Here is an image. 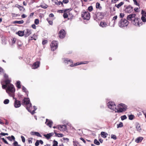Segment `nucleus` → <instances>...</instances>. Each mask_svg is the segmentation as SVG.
Instances as JSON below:
<instances>
[{
	"label": "nucleus",
	"instance_id": "1",
	"mask_svg": "<svg viewBox=\"0 0 146 146\" xmlns=\"http://www.w3.org/2000/svg\"><path fill=\"white\" fill-rule=\"evenodd\" d=\"M6 91L7 93L9 94L10 96L13 97V94L15 91V89L14 86L12 84L8 85L6 89Z\"/></svg>",
	"mask_w": 146,
	"mask_h": 146
},
{
	"label": "nucleus",
	"instance_id": "2",
	"mask_svg": "<svg viewBox=\"0 0 146 146\" xmlns=\"http://www.w3.org/2000/svg\"><path fill=\"white\" fill-rule=\"evenodd\" d=\"M81 17L84 19L88 20L90 17V13L88 11H84L81 13Z\"/></svg>",
	"mask_w": 146,
	"mask_h": 146
},
{
	"label": "nucleus",
	"instance_id": "3",
	"mask_svg": "<svg viewBox=\"0 0 146 146\" xmlns=\"http://www.w3.org/2000/svg\"><path fill=\"white\" fill-rule=\"evenodd\" d=\"M129 22L127 20L122 19L119 22V25L121 27H126L128 24Z\"/></svg>",
	"mask_w": 146,
	"mask_h": 146
},
{
	"label": "nucleus",
	"instance_id": "4",
	"mask_svg": "<svg viewBox=\"0 0 146 146\" xmlns=\"http://www.w3.org/2000/svg\"><path fill=\"white\" fill-rule=\"evenodd\" d=\"M104 14L102 12H98L96 13L95 16H94L95 20L96 21L101 20L104 17Z\"/></svg>",
	"mask_w": 146,
	"mask_h": 146
},
{
	"label": "nucleus",
	"instance_id": "5",
	"mask_svg": "<svg viewBox=\"0 0 146 146\" xmlns=\"http://www.w3.org/2000/svg\"><path fill=\"white\" fill-rule=\"evenodd\" d=\"M51 50L54 51L58 47V42L56 40L52 41L50 44Z\"/></svg>",
	"mask_w": 146,
	"mask_h": 146
},
{
	"label": "nucleus",
	"instance_id": "6",
	"mask_svg": "<svg viewBox=\"0 0 146 146\" xmlns=\"http://www.w3.org/2000/svg\"><path fill=\"white\" fill-rule=\"evenodd\" d=\"M26 108L32 114H33L35 113V111L36 109V107L35 106H33L34 110L32 111H31V110L32 108V104L30 102L29 103L27 106H26Z\"/></svg>",
	"mask_w": 146,
	"mask_h": 146
},
{
	"label": "nucleus",
	"instance_id": "7",
	"mask_svg": "<svg viewBox=\"0 0 146 146\" xmlns=\"http://www.w3.org/2000/svg\"><path fill=\"white\" fill-rule=\"evenodd\" d=\"M132 23L136 26L140 27L142 25V23L141 20L137 17H136L132 21Z\"/></svg>",
	"mask_w": 146,
	"mask_h": 146
},
{
	"label": "nucleus",
	"instance_id": "8",
	"mask_svg": "<svg viewBox=\"0 0 146 146\" xmlns=\"http://www.w3.org/2000/svg\"><path fill=\"white\" fill-rule=\"evenodd\" d=\"M108 108L113 110H115L116 109V106L114 103L113 102L109 101L108 103Z\"/></svg>",
	"mask_w": 146,
	"mask_h": 146
},
{
	"label": "nucleus",
	"instance_id": "9",
	"mask_svg": "<svg viewBox=\"0 0 146 146\" xmlns=\"http://www.w3.org/2000/svg\"><path fill=\"white\" fill-rule=\"evenodd\" d=\"M66 35V32L65 30L63 29L61 30L58 33L59 37L60 39L64 38Z\"/></svg>",
	"mask_w": 146,
	"mask_h": 146
},
{
	"label": "nucleus",
	"instance_id": "10",
	"mask_svg": "<svg viewBox=\"0 0 146 146\" xmlns=\"http://www.w3.org/2000/svg\"><path fill=\"white\" fill-rule=\"evenodd\" d=\"M136 14H131L127 16V20L131 21L136 18Z\"/></svg>",
	"mask_w": 146,
	"mask_h": 146
},
{
	"label": "nucleus",
	"instance_id": "11",
	"mask_svg": "<svg viewBox=\"0 0 146 146\" xmlns=\"http://www.w3.org/2000/svg\"><path fill=\"white\" fill-rule=\"evenodd\" d=\"M127 109V107L121 108L119 107H118V109L116 108V109H115V112H122L123 111H126Z\"/></svg>",
	"mask_w": 146,
	"mask_h": 146
},
{
	"label": "nucleus",
	"instance_id": "12",
	"mask_svg": "<svg viewBox=\"0 0 146 146\" xmlns=\"http://www.w3.org/2000/svg\"><path fill=\"white\" fill-rule=\"evenodd\" d=\"M21 102L16 99H15V102L14 103V106L16 108H17L20 107L21 105Z\"/></svg>",
	"mask_w": 146,
	"mask_h": 146
},
{
	"label": "nucleus",
	"instance_id": "13",
	"mask_svg": "<svg viewBox=\"0 0 146 146\" xmlns=\"http://www.w3.org/2000/svg\"><path fill=\"white\" fill-rule=\"evenodd\" d=\"M30 102V100L29 98H24L23 100L22 104L23 105H26L27 106L29 103Z\"/></svg>",
	"mask_w": 146,
	"mask_h": 146
},
{
	"label": "nucleus",
	"instance_id": "14",
	"mask_svg": "<svg viewBox=\"0 0 146 146\" xmlns=\"http://www.w3.org/2000/svg\"><path fill=\"white\" fill-rule=\"evenodd\" d=\"M58 129L62 131H66L67 129L66 126L65 125H59Z\"/></svg>",
	"mask_w": 146,
	"mask_h": 146
},
{
	"label": "nucleus",
	"instance_id": "15",
	"mask_svg": "<svg viewBox=\"0 0 146 146\" xmlns=\"http://www.w3.org/2000/svg\"><path fill=\"white\" fill-rule=\"evenodd\" d=\"M40 64V62L39 61H36L34 63L32 66V68L34 69L37 68L39 66Z\"/></svg>",
	"mask_w": 146,
	"mask_h": 146
},
{
	"label": "nucleus",
	"instance_id": "16",
	"mask_svg": "<svg viewBox=\"0 0 146 146\" xmlns=\"http://www.w3.org/2000/svg\"><path fill=\"white\" fill-rule=\"evenodd\" d=\"M31 34V30L30 29H26V31L25 34V37H27L29 36Z\"/></svg>",
	"mask_w": 146,
	"mask_h": 146
},
{
	"label": "nucleus",
	"instance_id": "17",
	"mask_svg": "<svg viewBox=\"0 0 146 146\" xmlns=\"http://www.w3.org/2000/svg\"><path fill=\"white\" fill-rule=\"evenodd\" d=\"M100 26L103 28H104L108 26V24L104 21H102L100 22Z\"/></svg>",
	"mask_w": 146,
	"mask_h": 146
},
{
	"label": "nucleus",
	"instance_id": "18",
	"mask_svg": "<svg viewBox=\"0 0 146 146\" xmlns=\"http://www.w3.org/2000/svg\"><path fill=\"white\" fill-rule=\"evenodd\" d=\"M54 135L53 133H51L46 134L44 135V136L47 139H49L50 137Z\"/></svg>",
	"mask_w": 146,
	"mask_h": 146
},
{
	"label": "nucleus",
	"instance_id": "19",
	"mask_svg": "<svg viewBox=\"0 0 146 146\" xmlns=\"http://www.w3.org/2000/svg\"><path fill=\"white\" fill-rule=\"evenodd\" d=\"M45 123H46V125L49 126L50 127H51L52 125V121H49L48 119H46Z\"/></svg>",
	"mask_w": 146,
	"mask_h": 146
},
{
	"label": "nucleus",
	"instance_id": "20",
	"mask_svg": "<svg viewBox=\"0 0 146 146\" xmlns=\"http://www.w3.org/2000/svg\"><path fill=\"white\" fill-rule=\"evenodd\" d=\"M126 11L128 13H131L133 11V7L131 6H128L126 9Z\"/></svg>",
	"mask_w": 146,
	"mask_h": 146
},
{
	"label": "nucleus",
	"instance_id": "21",
	"mask_svg": "<svg viewBox=\"0 0 146 146\" xmlns=\"http://www.w3.org/2000/svg\"><path fill=\"white\" fill-rule=\"evenodd\" d=\"M52 1L54 2L55 4H56L58 5H59L60 4H61L62 6H63V4L60 1H58L57 0H52Z\"/></svg>",
	"mask_w": 146,
	"mask_h": 146
},
{
	"label": "nucleus",
	"instance_id": "22",
	"mask_svg": "<svg viewBox=\"0 0 146 146\" xmlns=\"http://www.w3.org/2000/svg\"><path fill=\"white\" fill-rule=\"evenodd\" d=\"M31 134L33 135H36L38 137H41L42 136L38 132H32Z\"/></svg>",
	"mask_w": 146,
	"mask_h": 146
},
{
	"label": "nucleus",
	"instance_id": "23",
	"mask_svg": "<svg viewBox=\"0 0 146 146\" xmlns=\"http://www.w3.org/2000/svg\"><path fill=\"white\" fill-rule=\"evenodd\" d=\"M143 139V138L142 137H139L136 139L135 140V141L138 143L141 141Z\"/></svg>",
	"mask_w": 146,
	"mask_h": 146
},
{
	"label": "nucleus",
	"instance_id": "24",
	"mask_svg": "<svg viewBox=\"0 0 146 146\" xmlns=\"http://www.w3.org/2000/svg\"><path fill=\"white\" fill-rule=\"evenodd\" d=\"M101 134L102 137L104 138H106L108 135V134L107 133L103 131L101 132Z\"/></svg>",
	"mask_w": 146,
	"mask_h": 146
},
{
	"label": "nucleus",
	"instance_id": "25",
	"mask_svg": "<svg viewBox=\"0 0 146 146\" xmlns=\"http://www.w3.org/2000/svg\"><path fill=\"white\" fill-rule=\"evenodd\" d=\"M18 34L20 36H23L25 35V33L24 31H19L18 32Z\"/></svg>",
	"mask_w": 146,
	"mask_h": 146
},
{
	"label": "nucleus",
	"instance_id": "26",
	"mask_svg": "<svg viewBox=\"0 0 146 146\" xmlns=\"http://www.w3.org/2000/svg\"><path fill=\"white\" fill-rule=\"evenodd\" d=\"M23 23L24 21L23 20H21L19 21H16L13 22V23L14 24H21Z\"/></svg>",
	"mask_w": 146,
	"mask_h": 146
},
{
	"label": "nucleus",
	"instance_id": "27",
	"mask_svg": "<svg viewBox=\"0 0 146 146\" xmlns=\"http://www.w3.org/2000/svg\"><path fill=\"white\" fill-rule=\"evenodd\" d=\"M136 128L137 130L139 131H140L141 130V128L140 125L139 123H137L136 124Z\"/></svg>",
	"mask_w": 146,
	"mask_h": 146
},
{
	"label": "nucleus",
	"instance_id": "28",
	"mask_svg": "<svg viewBox=\"0 0 146 146\" xmlns=\"http://www.w3.org/2000/svg\"><path fill=\"white\" fill-rule=\"evenodd\" d=\"M6 138L9 141H12V140H15V137L13 135H11V137L9 136L6 137Z\"/></svg>",
	"mask_w": 146,
	"mask_h": 146
},
{
	"label": "nucleus",
	"instance_id": "29",
	"mask_svg": "<svg viewBox=\"0 0 146 146\" xmlns=\"http://www.w3.org/2000/svg\"><path fill=\"white\" fill-rule=\"evenodd\" d=\"M16 85L18 88H21L20 82L19 81H17L16 84Z\"/></svg>",
	"mask_w": 146,
	"mask_h": 146
},
{
	"label": "nucleus",
	"instance_id": "30",
	"mask_svg": "<svg viewBox=\"0 0 146 146\" xmlns=\"http://www.w3.org/2000/svg\"><path fill=\"white\" fill-rule=\"evenodd\" d=\"M124 4V2H121L118 4H115V6L117 8H119L121 6Z\"/></svg>",
	"mask_w": 146,
	"mask_h": 146
},
{
	"label": "nucleus",
	"instance_id": "31",
	"mask_svg": "<svg viewBox=\"0 0 146 146\" xmlns=\"http://www.w3.org/2000/svg\"><path fill=\"white\" fill-rule=\"evenodd\" d=\"M84 63L83 62H81L80 63H79L78 62H77L74 64L72 63L70 65V66L71 67H73L76 66L78 65H80L82 64H84Z\"/></svg>",
	"mask_w": 146,
	"mask_h": 146
},
{
	"label": "nucleus",
	"instance_id": "32",
	"mask_svg": "<svg viewBox=\"0 0 146 146\" xmlns=\"http://www.w3.org/2000/svg\"><path fill=\"white\" fill-rule=\"evenodd\" d=\"M64 63L68 64V62H70V63H73L72 61L70 60H68V59H65L64 60Z\"/></svg>",
	"mask_w": 146,
	"mask_h": 146
},
{
	"label": "nucleus",
	"instance_id": "33",
	"mask_svg": "<svg viewBox=\"0 0 146 146\" xmlns=\"http://www.w3.org/2000/svg\"><path fill=\"white\" fill-rule=\"evenodd\" d=\"M54 133L55 134L56 136L58 137H63L64 135L61 133H57L55 132V131L54 130Z\"/></svg>",
	"mask_w": 146,
	"mask_h": 146
},
{
	"label": "nucleus",
	"instance_id": "34",
	"mask_svg": "<svg viewBox=\"0 0 146 146\" xmlns=\"http://www.w3.org/2000/svg\"><path fill=\"white\" fill-rule=\"evenodd\" d=\"M11 81L9 79H7L5 81V83L8 86L9 85Z\"/></svg>",
	"mask_w": 146,
	"mask_h": 146
},
{
	"label": "nucleus",
	"instance_id": "35",
	"mask_svg": "<svg viewBox=\"0 0 146 146\" xmlns=\"http://www.w3.org/2000/svg\"><path fill=\"white\" fill-rule=\"evenodd\" d=\"M123 123L122 122H120L117 125V128L119 127H123Z\"/></svg>",
	"mask_w": 146,
	"mask_h": 146
},
{
	"label": "nucleus",
	"instance_id": "36",
	"mask_svg": "<svg viewBox=\"0 0 146 146\" xmlns=\"http://www.w3.org/2000/svg\"><path fill=\"white\" fill-rule=\"evenodd\" d=\"M96 8L97 9H99L102 8V7H100V4L99 3L97 2L96 3Z\"/></svg>",
	"mask_w": 146,
	"mask_h": 146
},
{
	"label": "nucleus",
	"instance_id": "37",
	"mask_svg": "<svg viewBox=\"0 0 146 146\" xmlns=\"http://www.w3.org/2000/svg\"><path fill=\"white\" fill-rule=\"evenodd\" d=\"M129 119L131 120H132L134 118V116L133 115H130L128 116Z\"/></svg>",
	"mask_w": 146,
	"mask_h": 146
},
{
	"label": "nucleus",
	"instance_id": "38",
	"mask_svg": "<svg viewBox=\"0 0 146 146\" xmlns=\"http://www.w3.org/2000/svg\"><path fill=\"white\" fill-rule=\"evenodd\" d=\"M94 143L95 144L97 145H100V143L96 139H95L94 141Z\"/></svg>",
	"mask_w": 146,
	"mask_h": 146
},
{
	"label": "nucleus",
	"instance_id": "39",
	"mask_svg": "<svg viewBox=\"0 0 146 146\" xmlns=\"http://www.w3.org/2000/svg\"><path fill=\"white\" fill-rule=\"evenodd\" d=\"M46 20L48 21L49 24L50 25H53V22L52 21L50 20L48 18H47Z\"/></svg>",
	"mask_w": 146,
	"mask_h": 146
},
{
	"label": "nucleus",
	"instance_id": "40",
	"mask_svg": "<svg viewBox=\"0 0 146 146\" xmlns=\"http://www.w3.org/2000/svg\"><path fill=\"white\" fill-rule=\"evenodd\" d=\"M141 13L142 14V16L146 17V12L142 10L141 11Z\"/></svg>",
	"mask_w": 146,
	"mask_h": 146
},
{
	"label": "nucleus",
	"instance_id": "41",
	"mask_svg": "<svg viewBox=\"0 0 146 146\" xmlns=\"http://www.w3.org/2000/svg\"><path fill=\"white\" fill-rule=\"evenodd\" d=\"M118 107H121L122 108H124V107H127L126 106H125V104H120L118 105Z\"/></svg>",
	"mask_w": 146,
	"mask_h": 146
},
{
	"label": "nucleus",
	"instance_id": "42",
	"mask_svg": "<svg viewBox=\"0 0 146 146\" xmlns=\"http://www.w3.org/2000/svg\"><path fill=\"white\" fill-rule=\"evenodd\" d=\"M121 120H123L125 119H126L127 118V117L125 115H124L121 116Z\"/></svg>",
	"mask_w": 146,
	"mask_h": 146
},
{
	"label": "nucleus",
	"instance_id": "43",
	"mask_svg": "<svg viewBox=\"0 0 146 146\" xmlns=\"http://www.w3.org/2000/svg\"><path fill=\"white\" fill-rule=\"evenodd\" d=\"M53 142H54V144H53L52 146H57V145L58 144V143L57 141L54 140L53 141Z\"/></svg>",
	"mask_w": 146,
	"mask_h": 146
},
{
	"label": "nucleus",
	"instance_id": "44",
	"mask_svg": "<svg viewBox=\"0 0 146 146\" xmlns=\"http://www.w3.org/2000/svg\"><path fill=\"white\" fill-rule=\"evenodd\" d=\"M63 17L64 19H66L68 17V16L67 13H64Z\"/></svg>",
	"mask_w": 146,
	"mask_h": 146
},
{
	"label": "nucleus",
	"instance_id": "45",
	"mask_svg": "<svg viewBox=\"0 0 146 146\" xmlns=\"http://www.w3.org/2000/svg\"><path fill=\"white\" fill-rule=\"evenodd\" d=\"M134 10L136 12H139L140 11V8H134Z\"/></svg>",
	"mask_w": 146,
	"mask_h": 146
},
{
	"label": "nucleus",
	"instance_id": "46",
	"mask_svg": "<svg viewBox=\"0 0 146 146\" xmlns=\"http://www.w3.org/2000/svg\"><path fill=\"white\" fill-rule=\"evenodd\" d=\"M141 19L142 21L143 22H146V19L145 17L142 16L141 17Z\"/></svg>",
	"mask_w": 146,
	"mask_h": 146
},
{
	"label": "nucleus",
	"instance_id": "47",
	"mask_svg": "<svg viewBox=\"0 0 146 146\" xmlns=\"http://www.w3.org/2000/svg\"><path fill=\"white\" fill-rule=\"evenodd\" d=\"M39 21L38 19H36L35 20V23L36 25H38L39 23Z\"/></svg>",
	"mask_w": 146,
	"mask_h": 146
},
{
	"label": "nucleus",
	"instance_id": "48",
	"mask_svg": "<svg viewBox=\"0 0 146 146\" xmlns=\"http://www.w3.org/2000/svg\"><path fill=\"white\" fill-rule=\"evenodd\" d=\"M9 100L8 99H5L4 101V103L5 104H7L9 102Z\"/></svg>",
	"mask_w": 146,
	"mask_h": 146
},
{
	"label": "nucleus",
	"instance_id": "49",
	"mask_svg": "<svg viewBox=\"0 0 146 146\" xmlns=\"http://www.w3.org/2000/svg\"><path fill=\"white\" fill-rule=\"evenodd\" d=\"M93 9V7L92 6H90L88 8V10L90 12L92 11Z\"/></svg>",
	"mask_w": 146,
	"mask_h": 146
},
{
	"label": "nucleus",
	"instance_id": "50",
	"mask_svg": "<svg viewBox=\"0 0 146 146\" xmlns=\"http://www.w3.org/2000/svg\"><path fill=\"white\" fill-rule=\"evenodd\" d=\"M22 90L24 92L26 93L28 92V91H27V89L23 86L22 87Z\"/></svg>",
	"mask_w": 146,
	"mask_h": 146
},
{
	"label": "nucleus",
	"instance_id": "51",
	"mask_svg": "<svg viewBox=\"0 0 146 146\" xmlns=\"http://www.w3.org/2000/svg\"><path fill=\"white\" fill-rule=\"evenodd\" d=\"M13 144L14 146H21L20 145H19L18 142L15 141L14 143Z\"/></svg>",
	"mask_w": 146,
	"mask_h": 146
},
{
	"label": "nucleus",
	"instance_id": "52",
	"mask_svg": "<svg viewBox=\"0 0 146 146\" xmlns=\"http://www.w3.org/2000/svg\"><path fill=\"white\" fill-rule=\"evenodd\" d=\"M111 138L113 139H117V137L115 135L112 134L111 135Z\"/></svg>",
	"mask_w": 146,
	"mask_h": 146
},
{
	"label": "nucleus",
	"instance_id": "53",
	"mask_svg": "<svg viewBox=\"0 0 146 146\" xmlns=\"http://www.w3.org/2000/svg\"><path fill=\"white\" fill-rule=\"evenodd\" d=\"M133 1H134V3L136 5L138 6L139 7L140 5L138 3H137L136 0H133Z\"/></svg>",
	"mask_w": 146,
	"mask_h": 146
},
{
	"label": "nucleus",
	"instance_id": "54",
	"mask_svg": "<svg viewBox=\"0 0 146 146\" xmlns=\"http://www.w3.org/2000/svg\"><path fill=\"white\" fill-rule=\"evenodd\" d=\"M8 86L6 84H3L2 85V88L3 89H5L6 88H7Z\"/></svg>",
	"mask_w": 146,
	"mask_h": 146
},
{
	"label": "nucleus",
	"instance_id": "55",
	"mask_svg": "<svg viewBox=\"0 0 146 146\" xmlns=\"http://www.w3.org/2000/svg\"><path fill=\"white\" fill-rule=\"evenodd\" d=\"M41 7L44 9H46L48 7V5H41Z\"/></svg>",
	"mask_w": 146,
	"mask_h": 146
},
{
	"label": "nucleus",
	"instance_id": "56",
	"mask_svg": "<svg viewBox=\"0 0 146 146\" xmlns=\"http://www.w3.org/2000/svg\"><path fill=\"white\" fill-rule=\"evenodd\" d=\"M1 139L5 143L7 144H8V142L4 138H1Z\"/></svg>",
	"mask_w": 146,
	"mask_h": 146
},
{
	"label": "nucleus",
	"instance_id": "57",
	"mask_svg": "<svg viewBox=\"0 0 146 146\" xmlns=\"http://www.w3.org/2000/svg\"><path fill=\"white\" fill-rule=\"evenodd\" d=\"M48 42V41L47 40H44L42 41V44L44 45L46 44Z\"/></svg>",
	"mask_w": 146,
	"mask_h": 146
},
{
	"label": "nucleus",
	"instance_id": "58",
	"mask_svg": "<svg viewBox=\"0 0 146 146\" xmlns=\"http://www.w3.org/2000/svg\"><path fill=\"white\" fill-rule=\"evenodd\" d=\"M39 144V140H37L35 143V146H38Z\"/></svg>",
	"mask_w": 146,
	"mask_h": 146
},
{
	"label": "nucleus",
	"instance_id": "59",
	"mask_svg": "<svg viewBox=\"0 0 146 146\" xmlns=\"http://www.w3.org/2000/svg\"><path fill=\"white\" fill-rule=\"evenodd\" d=\"M125 15L123 13H120L119 15V17L120 18H123L124 17Z\"/></svg>",
	"mask_w": 146,
	"mask_h": 146
},
{
	"label": "nucleus",
	"instance_id": "60",
	"mask_svg": "<svg viewBox=\"0 0 146 146\" xmlns=\"http://www.w3.org/2000/svg\"><path fill=\"white\" fill-rule=\"evenodd\" d=\"M20 10H22L23 8V7L21 6L18 5V6L17 7Z\"/></svg>",
	"mask_w": 146,
	"mask_h": 146
},
{
	"label": "nucleus",
	"instance_id": "61",
	"mask_svg": "<svg viewBox=\"0 0 146 146\" xmlns=\"http://www.w3.org/2000/svg\"><path fill=\"white\" fill-rule=\"evenodd\" d=\"M21 138L22 142L23 143H25V140L24 137L23 136H21Z\"/></svg>",
	"mask_w": 146,
	"mask_h": 146
},
{
	"label": "nucleus",
	"instance_id": "62",
	"mask_svg": "<svg viewBox=\"0 0 146 146\" xmlns=\"http://www.w3.org/2000/svg\"><path fill=\"white\" fill-rule=\"evenodd\" d=\"M80 139L84 143H85V144L86 143V141L85 140V139L84 138H83L82 137H81L80 138Z\"/></svg>",
	"mask_w": 146,
	"mask_h": 146
},
{
	"label": "nucleus",
	"instance_id": "63",
	"mask_svg": "<svg viewBox=\"0 0 146 146\" xmlns=\"http://www.w3.org/2000/svg\"><path fill=\"white\" fill-rule=\"evenodd\" d=\"M68 2V0H63L62 2V3H64L65 4H66Z\"/></svg>",
	"mask_w": 146,
	"mask_h": 146
},
{
	"label": "nucleus",
	"instance_id": "64",
	"mask_svg": "<svg viewBox=\"0 0 146 146\" xmlns=\"http://www.w3.org/2000/svg\"><path fill=\"white\" fill-rule=\"evenodd\" d=\"M4 76L5 78L6 79V80L7 79H8V76L7 75L5 74L4 75Z\"/></svg>",
	"mask_w": 146,
	"mask_h": 146
}]
</instances>
